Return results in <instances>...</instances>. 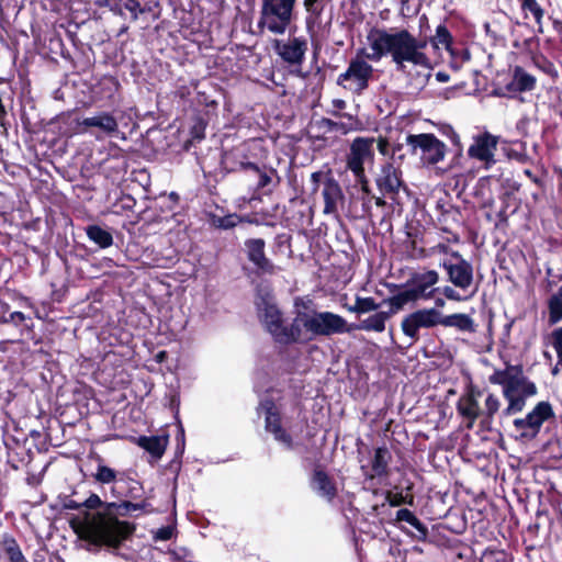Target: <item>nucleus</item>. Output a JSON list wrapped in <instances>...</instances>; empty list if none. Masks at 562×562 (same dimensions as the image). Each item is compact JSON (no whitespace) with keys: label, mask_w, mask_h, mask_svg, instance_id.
Segmentation results:
<instances>
[{"label":"nucleus","mask_w":562,"mask_h":562,"mask_svg":"<svg viewBox=\"0 0 562 562\" xmlns=\"http://www.w3.org/2000/svg\"><path fill=\"white\" fill-rule=\"evenodd\" d=\"M367 42L368 50L360 49L357 53L347 70L339 75V85L349 81L350 88L357 91L368 87L373 67L364 58L378 63L383 57H390L395 69L407 75H411L413 69H417L422 85L430 77L432 60L426 53V40L417 38L405 29L391 31L372 29L367 35Z\"/></svg>","instance_id":"1"},{"label":"nucleus","mask_w":562,"mask_h":562,"mask_svg":"<svg viewBox=\"0 0 562 562\" xmlns=\"http://www.w3.org/2000/svg\"><path fill=\"white\" fill-rule=\"evenodd\" d=\"M123 507L126 512L138 510L142 504L124 502L120 505L110 503L102 512L85 510L76 519L75 530L79 537L94 546L117 549L134 531V526L119 520L115 510Z\"/></svg>","instance_id":"2"},{"label":"nucleus","mask_w":562,"mask_h":562,"mask_svg":"<svg viewBox=\"0 0 562 562\" xmlns=\"http://www.w3.org/2000/svg\"><path fill=\"white\" fill-rule=\"evenodd\" d=\"M488 380L503 387V395L508 403L503 412L506 416L521 412L526 400L537 394L536 384L524 374L520 366L507 364L503 370H495Z\"/></svg>","instance_id":"3"},{"label":"nucleus","mask_w":562,"mask_h":562,"mask_svg":"<svg viewBox=\"0 0 562 562\" xmlns=\"http://www.w3.org/2000/svg\"><path fill=\"white\" fill-rule=\"evenodd\" d=\"M295 3L296 0H261L258 29L283 35L292 24Z\"/></svg>","instance_id":"4"},{"label":"nucleus","mask_w":562,"mask_h":562,"mask_svg":"<svg viewBox=\"0 0 562 562\" xmlns=\"http://www.w3.org/2000/svg\"><path fill=\"white\" fill-rule=\"evenodd\" d=\"M439 281V274L436 270H427L412 276L407 283V289L394 295L390 304L395 311H401L408 302L418 300H428L432 297L435 289L432 286Z\"/></svg>","instance_id":"5"},{"label":"nucleus","mask_w":562,"mask_h":562,"mask_svg":"<svg viewBox=\"0 0 562 562\" xmlns=\"http://www.w3.org/2000/svg\"><path fill=\"white\" fill-rule=\"evenodd\" d=\"M406 144L425 165H436L445 159L447 146L434 134H409Z\"/></svg>","instance_id":"6"},{"label":"nucleus","mask_w":562,"mask_h":562,"mask_svg":"<svg viewBox=\"0 0 562 562\" xmlns=\"http://www.w3.org/2000/svg\"><path fill=\"white\" fill-rule=\"evenodd\" d=\"M306 329L310 330L312 339L316 336H331L349 333L347 321L331 312H308V319H305Z\"/></svg>","instance_id":"7"},{"label":"nucleus","mask_w":562,"mask_h":562,"mask_svg":"<svg viewBox=\"0 0 562 562\" xmlns=\"http://www.w3.org/2000/svg\"><path fill=\"white\" fill-rule=\"evenodd\" d=\"M440 266L448 274V281L459 290L467 292L473 284V267L460 252L451 251V259L443 260Z\"/></svg>","instance_id":"8"},{"label":"nucleus","mask_w":562,"mask_h":562,"mask_svg":"<svg viewBox=\"0 0 562 562\" xmlns=\"http://www.w3.org/2000/svg\"><path fill=\"white\" fill-rule=\"evenodd\" d=\"M374 137H357L350 145V150L346 158L347 168L355 176H362L364 164L372 162L374 159L373 146Z\"/></svg>","instance_id":"9"},{"label":"nucleus","mask_w":562,"mask_h":562,"mask_svg":"<svg viewBox=\"0 0 562 562\" xmlns=\"http://www.w3.org/2000/svg\"><path fill=\"white\" fill-rule=\"evenodd\" d=\"M256 306L260 321L277 341L284 323L282 313L274 302V297L270 293L260 294L256 300Z\"/></svg>","instance_id":"10"},{"label":"nucleus","mask_w":562,"mask_h":562,"mask_svg":"<svg viewBox=\"0 0 562 562\" xmlns=\"http://www.w3.org/2000/svg\"><path fill=\"white\" fill-rule=\"evenodd\" d=\"M553 416L549 402H539L524 418L514 420V427L522 437L535 438L546 420Z\"/></svg>","instance_id":"11"},{"label":"nucleus","mask_w":562,"mask_h":562,"mask_svg":"<svg viewBox=\"0 0 562 562\" xmlns=\"http://www.w3.org/2000/svg\"><path fill=\"white\" fill-rule=\"evenodd\" d=\"M440 325V312L434 307L418 310L403 318L401 327L403 333L413 341L419 339L420 328H431Z\"/></svg>","instance_id":"12"},{"label":"nucleus","mask_w":562,"mask_h":562,"mask_svg":"<svg viewBox=\"0 0 562 562\" xmlns=\"http://www.w3.org/2000/svg\"><path fill=\"white\" fill-rule=\"evenodd\" d=\"M497 145L498 136L484 132L473 137V142L468 149V156L482 162L485 169H490L496 162Z\"/></svg>","instance_id":"13"},{"label":"nucleus","mask_w":562,"mask_h":562,"mask_svg":"<svg viewBox=\"0 0 562 562\" xmlns=\"http://www.w3.org/2000/svg\"><path fill=\"white\" fill-rule=\"evenodd\" d=\"M322 196L324 200L323 214L339 218V209L345 204V194L338 181L328 176L323 182Z\"/></svg>","instance_id":"14"},{"label":"nucleus","mask_w":562,"mask_h":562,"mask_svg":"<svg viewBox=\"0 0 562 562\" xmlns=\"http://www.w3.org/2000/svg\"><path fill=\"white\" fill-rule=\"evenodd\" d=\"M274 49L284 63L300 66L305 58L307 41L304 37H290L286 41H276Z\"/></svg>","instance_id":"15"},{"label":"nucleus","mask_w":562,"mask_h":562,"mask_svg":"<svg viewBox=\"0 0 562 562\" xmlns=\"http://www.w3.org/2000/svg\"><path fill=\"white\" fill-rule=\"evenodd\" d=\"M259 411L265 414L266 429L273 434L274 439L284 447L292 446L291 436L282 428L280 414L272 401H263L259 406Z\"/></svg>","instance_id":"16"},{"label":"nucleus","mask_w":562,"mask_h":562,"mask_svg":"<svg viewBox=\"0 0 562 562\" xmlns=\"http://www.w3.org/2000/svg\"><path fill=\"white\" fill-rule=\"evenodd\" d=\"M376 186L382 194L395 199L400 190L405 188L400 167L393 162L385 164L376 178Z\"/></svg>","instance_id":"17"},{"label":"nucleus","mask_w":562,"mask_h":562,"mask_svg":"<svg viewBox=\"0 0 562 562\" xmlns=\"http://www.w3.org/2000/svg\"><path fill=\"white\" fill-rule=\"evenodd\" d=\"M305 319H308V312H297L292 324L290 326H283L278 342L291 344V342H307L312 340L310 330L306 329Z\"/></svg>","instance_id":"18"},{"label":"nucleus","mask_w":562,"mask_h":562,"mask_svg":"<svg viewBox=\"0 0 562 562\" xmlns=\"http://www.w3.org/2000/svg\"><path fill=\"white\" fill-rule=\"evenodd\" d=\"M266 243L261 238H251L245 241L247 258L261 273L273 274L278 268L266 257Z\"/></svg>","instance_id":"19"},{"label":"nucleus","mask_w":562,"mask_h":562,"mask_svg":"<svg viewBox=\"0 0 562 562\" xmlns=\"http://www.w3.org/2000/svg\"><path fill=\"white\" fill-rule=\"evenodd\" d=\"M483 395V392L476 387H470L465 394L460 396L457 402L458 413L468 420L467 428L471 429L480 416L479 398Z\"/></svg>","instance_id":"20"},{"label":"nucleus","mask_w":562,"mask_h":562,"mask_svg":"<svg viewBox=\"0 0 562 562\" xmlns=\"http://www.w3.org/2000/svg\"><path fill=\"white\" fill-rule=\"evenodd\" d=\"M81 132H87L90 128H97L104 136H114L119 133V122L109 112H100L95 115L85 117L80 121Z\"/></svg>","instance_id":"21"},{"label":"nucleus","mask_w":562,"mask_h":562,"mask_svg":"<svg viewBox=\"0 0 562 562\" xmlns=\"http://www.w3.org/2000/svg\"><path fill=\"white\" fill-rule=\"evenodd\" d=\"M440 325L445 327H453L463 333H474L475 324L473 318L463 313L451 315H442L440 313Z\"/></svg>","instance_id":"22"},{"label":"nucleus","mask_w":562,"mask_h":562,"mask_svg":"<svg viewBox=\"0 0 562 562\" xmlns=\"http://www.w3.org/2000/svg\"><path fill=\"white\" fill-rule=\"evenodd\" d=\"M312 488L322 497L333 499L337 490L329 476L322 470H315L312 477Z\"/></svg>","instance_id":"23"},{"label":"nucleus","mask_w":562,"mask_h":562,"mask_svg":"<svg viewBox=\"0 0 562 562\" xmlns=\"http://www.w3.org/2000/svg\"><path fill=\"white\" fill-rule=\"evenodd\" d=\"M138 446L148 451L153 457L159 459L168 445V436L139 437Z\"/></svg>","instance_id":"24"},{"label":"nucleus","mask_w":562,"mask_h":562,"mask_svg":"<svg viewBox=\"0 0 562 562\" xmlns=\"http://www.w3.org/2000/svg\"><path fill=\"white\" fill-rule=\"evenodd\" d=\"M510 85L515 91H531L536 87V78L528 74L524 68L517 66L514 69Z\"/></svg>","instance_id":"25"},{"label":"nucleus","mask_w":562,"mask_h":562,"mask_svg":"<svg viewBox=\"0 0 562 562\" xmlns=\"http://www.w3.org/2000/svg\"><path fill=\"white\" fill-rule=\"evenodd\" d=\"M395 307L391 305L390 312H379L361 323V328L364 330H373L381 333L385 329V322L395 313Z\"/></svg>","instance_id":"26"},{"label":"nucleus","mask_w":562,"mask_h":562,"mask_svg":"<svg viewBox=\"0 0 562 562\" xmlns=\"http://www.w3.org/2000/svg\"><path fill=\"white\" fill-rule=\"evenodd\" d=\"M87 235L90 240L99 245L101 248H108L113 244V237L111 233L98 225L88 226Z\"/></svg>","instance_id":"27"},{"label":"nucleus","mask_w":562,"mask_h":562,"mask_svg":"<svg viewBox=\"0 0 562 562\" xmlns=\"http://www.w3.org/2000/svg\"><path fill=\"white\" fill-rule=\"evenodd\" d=\"M1 547L5 552L7 557L9 558L10 562H21L22 560L25 559L18 542L12 537L7 535L3 536L1 540Z\"/></svg>","instance_id":"28"},{"label":"nucleus","mask_w":562,"mask_h":562,"mask_svg":"<svg viewBox=\"0 0 562 562\" xmlns=\"http://www.w3.org/2000/svg\"><path fill=\"white\" fill-rule=\"evenodd\" d=\"M389 451L386 448H378L372 460L373 475H382L386 472Z\"/></svg>","instance_id":"29"},{"label":"nucleus","mask_w":562,"mask_h":562,"mask_svg":"<svg viewBox=\"0 0 562 562\" xmlns=\"http://www.w3.org/2000/svg\"><path fill=\"white\" fill-rule=\"evenodd\" d=\"M521 8L525 12H529L532 14L536 23L538 24L539 29L541 30L544 11L540 7V4L537 2V0H522Z\"/></svg>","instance_id":"30"},{"label":"nucleus","mask_w":562,"mask_h":562,"mask_svg":"<svg viewBox=\"0 0 562 562\" xmlns=\"http://www.w3.org/2000/svg\"><path fill=\"white\" fill-rule=\"evenodd\" d=\"M378 308V304L372 297H360L356 299V303L353 306L348 307V311L352 313H368L371 311H375Z\"/></svg>","instance_id":"31"},{"label":"nucleus","mask_w":562,"mask_h":562,"mask_svg":"<svg viewBox=\"0 0 562 562\" xmlns=\"http://www.w3.org/2000/svg\"><path fill=\"white\" fill-rule=\"evenodd\" d=\"M484 403V411L482 414L485 415L487 419H492L501 407V401L495 394L487 393Z\"/></svg>","instance_id":"32"},{"label":"nucleus","mask_w":562,"mask_h":562,"mask_svg":"<svg viewBox=\"0 0 562 562\" xmlns=\"http://www.w3.org/2000/svg\"><path fill=\"white\" fill-rule=\"evenodd\" d=\"M450 42H451L450 33L448 32V30L445 26L439 25L436 30V35L432 38V45L435 47L442 46L448 49L450 46Z\"/></svg>","instance_id":"33"},{"label":"nucleus","mask_w":562,"mask_h":562,"mask_svg":"<svg viewBox=\"0 0 562 562\" xmlns=\"http://www.w3.org/2000/svg\"><path fill=\"white\" fill-rule=\"evenodd\" d=\"M550 321L557 323L562 319V296L554 295L549 302Z\"/></svg>","instance_id":"34"},{"label":"nucleus","mask_w":562,"mask_h":562,"mask_svg":"<svg viewBox=\"0 0 562 562\" xmlns=\"http://www.w3.org/2000/svg\"><path fill=\"white\" fill-rule=\"evenodd\" d=\"M94 477L98 482L108 484L115 481L116 473L113 469L109 467L99 465L97 469V473L94 474Z\"/></svg>","instance_id":"35"},{"label":"nucleus","mask_w":562,"mask_h":562,"mask_svg":"<svg viewBox=\"0 0 562 562\" xmlns=\"http://www.w3.org/2000/svg\"><path fill=\"white\" fill-rule=\"evenodd\" d=\"M303 5L307 13L315 18H319L324 10L325 3L324 0H304Z\"/></svg>","instance_id":"36"},{"label":"nucleus","mask_w":562,"mask_h":562,"mask_svg":"<svg viewBox=\"0 0 562 562\" xmlns=\"http://www.w3.org/2000/svg\"><path fill=\"white\" fill-rule=\"evenodd\" d=\"M396 519L398 521H405L417 529L420 526V521L417 519V517L409 509L406 508L397 510Z\"/></svg>","instance_id":"37"},{"label":"nucleus","mask_w":562,"mask_h":562,"mask_svg":"<svg viewBox=\"0 0 562 562\" xmlns=\"http://www.w3.org/2000/svg\"><path fill=\"white\" fill-rule=\"evenodd\" d=\"M123 5L131 13L133 21H136L138 15L145 12L138 0H123Z\"/></svg>","instance_id":"38"},{"label":"nucleus","mask_w":562,"mask_h":562,"mask_svg":"<svg viewBox=\"0 0 562 562\" xmlns=\"http://www.w3.org/2000/svg\"><path fill=\"white\" fill-rule=\"evenodd\" d=\"M245 168L251 169L259 176L258 188H265L271 182V177L266 172L261 171L259 167L252 162H247Z\"/></svg>","instance_id":"39"},{"label":"nucleus","mask_w":562,"mask_h":562,"mask_svg":"<svg viewBox=\"0 0 562 562\" xmlns=\"http://www.w3.org/2000/svg\"><path fill=\"white\" fill-rule=\"evenodd\" d=\"M553 347L558 356V364L562 366V327L553 333Z\"/></svg>","instance_id":"40"},{"label":"nucleus","mask_w":562,"mask_h":562,"mask_svg":"<svg viewBox=\"0 0 562 562\" xmlns=\"http://www.w3.org/2000/svg\"><path fill=\"white\" fill-rule=\"evenodd\" d=\"M175 528L171 526H165L159 528L155 532V540L166 541L172 538Z\"/></svg>","instance_id":"41"},{"label":"nucleus","mask_w":562,"mask_h":562,"mask_svg":"<svg viewBox=\"0 0 562 562\" xmlns=\"http://www.w3.org/2000/svg\"><path fill=\"white\" fill-rule=\"evenodd\" d=\"M374 144H376V148L381 155L391 157V146L386 138L378 137Z\"/></svg>","instance_id":"42"},{"label":"nucleus","mask_w":562,"mask_h":562,"mask_svg":"<svg viewBox=\"0 0 562 562\" xmlns=\"http://www.w3.org/2000/svg\"><path fill=\"white\" fill-rule=\"evenodd\" d=\"M446 254H450L451 255V251H450V248L446 245V244H442V243H439L432 247H430L428 249V256H436V255H446Z\"/></svg>","instance_id":"43"},{"label":"nucleus","mask_w":562,"mask_h":562,"mask_svg":"<svg viewBox=\"0 0 562 562\" xmlns=\"http://www.w3.org/2000/svg\"><path fill=\"white\" fill-rule=\"evenodd\" d=\"M442 294L448 299V300H451V301H462L464 297H462L460 295V293L458 291H456L453 288L447 285L442 289Z\"/></svg>","instance_id":"44"},{"label":"nucleus","mask_w":562,"mask_h":562,"mask_svg":"<svg viewBox=\"0 0 562 562\" xmlns=\"http://www.w3.org/2000/svg\"><path fill=\"white\" fill-rule=\"evenodd\" d=\"M101 504V498L97 494H92L86 499L83 506L89 509H94L99 507Z\"/></svg>","instance_id":"45"},{"label":"nucleus","mask_w":562,"mask_h":562,"mask_svg":"<svg viewBox=\"0 0 562 562\" xmlns=\"http://www.w3.org/2000/svg\"><path fill=\"white\" fill-rule=\"evenodd\" d=\"M507 157L509 159H515L517 160L518 162H526L528 160V156L525 154V153H521V151H517L515 149H510L506 153Z\"/></svg>","instance_id":"46"},{"label":"nucleus","mask_w":562,"mask_h":562,"mask_svg":"<svg viewBox=\"0 0 562 562\" xmlns=\"http://www.w3.org/2000/svg\"><path fill=\"white\" fill-rule=\"evenodd\" d=\"M403 148V145L402 144H394L391 146V161L390 162H393L394 165L396 164L397 159L398 160H402L403 159V155H398V157H396V154L400 153Z\"/></svg>","instance_id":"47"},{"label":"nucleus","mask_w":562,"mask_h":562,"mask_svg":"<svg viewBox=\"0 0 562 562\" xmlns=\"http://www.w3.org/2000/svg\"><path fill=\"white\" fill-rule=\"evenodd\" d=\"M355 177L357 178L358 182L361 184L362 191L368 194L370 192L369 180L366 177L364 171L362 172V176H355Z\"/></svg>","instance_id":"48"},{"label":"nucleus","mask_w":562,"mask_h":562,"mask_svg":"<svg viewBox=\"0 0 562 562\" xmlns=\"http://www.w3.org/2000/svg\"><path fill=\"white\" fill-rule=\"evenodd\" d=\"M235 225H236V221H235L234 216H227V217L223 218L220 223V226L223 228H231V227H234Z\"/></svg>","instance_id":"49"},{"label":"nucleus","mask_w":562,"mask_h":562,"mask_svg":"<svg viewBox=\"0 0 562 562\" xmlns=\"http://www.w3.org/2000/svg\"><path fill=\"white\" fill-rule=\"evenodd\" d=\"M10 322L14 324H20L25 321V315L22 312H13L10 314Z\"/></svg>","instance_id":"50"},{"label":"nucleus","mask_w":562,"mask_h":562,"mask_svg":"<svg viewBox=\"0 0 562 562\" xmlns=\"http://www.w3.org/2000/svg\"><path fill=\"white\" fill-rule=\"evenodd\" d=\"M404 497L402 494H394L392 496H389V502L391 506H398L403 503Z\"/></svg>","instance_id":"51"},{"label":"nucleus","mask_w":562,"mask_h":562,"mask_svg":"<svg viewBox=\"0 0 562 562\" xmlns=\"http://www.w3.org/2000/svg\"><path fill=\"white\" fill-rule=\"evenodd\" d=\"M322 176H323V173L321 171L313 172L312 176H311V180L315 184V190L318 187V183L321 181Z\"/></svg>","instance_id":"52"},{"label":"nucleus","mask_w":562,"mask_h":562,"mask_svg":"<svg viewBox=\"0 0 562 562\" xmlns=\"http://www.w3.org/2000/svg\"><path fill=\"white\" fill-rule=\"evenodd\" d=\"M436 79L439 81V82H448L450 77L447 72H443V71H439L436 74Z\"/></svg>","instance_id":"53"},{"label":"nucleus","mask_w":562,"mask_h":562,"mask_svg":"<svg viewBox=\"0 0 562 562\" xmlns=\"http://www.w3.org/2000/svg\"><path fill=\"white\" fill-rule=\"evenodd\" d=\"M375 204L378 206H384L385 205V201L382 198H376L375 199Z\"/></svg>","instance_id":"54"},{"label":"nucleus","mask_w":562,"mask_h":562,"mask_svg":"<svg viewBox=\"0 0 562 562\" xmlns=\"http://www.w3.org/2000/svg\"><path fill=\"white\" fill-rule=\"evenodd\" d=\"M445 305V301L442 299L436 300V306L442 307Z\"/></svg>","instance_id":"55"},{"label":"nucleus","mask_w":562,"mask_h":562,"mask_svg":"<svg viewBox=\"0 0 562 562\" xmlns=\"http://www.w3.org/2000/svg\"><path fill=\"white\" fill-rule=\"evenodd\" d=\"M112 10H113L115 13L120 14V15L122 14V9H121V8H119L117 5L113 7V8H112Z\"/></svg>","instance_id":"56"},{"label":"nucleus","mask_w":562,"mask_h":562,"mask_svg":"<svg viewBox=\"0 0 562 562\" xmlns=\"http://www.w3.org/2000/svg\"><path fill=\"white\" fill-rule=\"evenodd\" d=\"M451 241L453 243H459V237L458 235H452V237L450 238Z\"/></svg>","instance_id":"57"},{"label":"nucleus","mask_w":562,"mask_h":562,"mask_svg":"<svg viewBox=\"0 0 562 562\" xmlns=\"http://www.w3.org/2000/svg\"><path fill=\"white\" fill-rule=\"evenodd\" d=\"M525 173L528 176V177H532V173L530 170H526Z\"/></svg>","instance_id":"58"},{"label":"nucleus","mask_w":562,"mask_h":562,"mask_svg":"<svg viewBox=\"0 0 562 562\" xmlns=\"http://www.w3.org/2000/svg\"><path fill=\"white\" fill-rule=\"evenodd\" d=\"M95 138L100 140L102 139V135H95Z\"/></svg>","instance_id":"59"},{"label":"nucleus","mask_w":562,"mask_h":562,"mask_svg":"<svg viewBox=\"0 0 562 562\" xmlns=\"http://www.w3.org/2000/svg\"><path fill=\"white\" fill-rule=\"evenodd\" d=\"M553 374H557L558 373V368H554L553 371H552Z\"/></svg>","instance_id":"60"},{"label":"nucleus","mask_w":562,"mask_h":562,"mask_svg":"<svg viewBox=\"0 0 562 562\" xmlns=\"http://www.w3.org/2000/svg\"><path fill=\"white\" fill-rule=\"evenodd\" d=\"M475 290H472L469 296H472L474 294Z\"/></svg>","instance_id":"61"}]
</instances>
